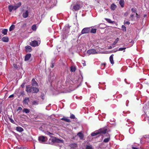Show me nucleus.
<instances>
[{"mask_svg":"<svg viewBox=\"0 0 149 149\" xmlns=\"http://www.w3.org/2000/svg\"><path fill=\"white\" fill-rule=\"evenodd\" d=\"M31 56V54H26L24 58V61H27L29 60V58H30Z\"/></svg>","mask_w":149,"mask_h":149,"instance_id":"4468645a","label":"nucleus"},{"mask_svg":"<svg viewBox=\"0 0 149 149\" xmlns=\"http://www.w3.org/2000/svg\"><path fill=\"white\" fill-rule=\"evenodd\" d=\"M17 149H23L24 148L23 147H17Z\"/></svg>","mask_w":149,"mask_h":149,"instance_id":"864d4df0","label":"nucleus"},{"mask_svg":"<svg viewBox=\"0 0 149 149\" xmlns=\"http://www.w3.org/2000/svg\"><path fill=\"white\" fill-rule=\"evenodd\" d=\"M16 130L19 132H22L24 131V129L20 127H16Z\"/></svg>","mask_w":149,"mask_h":149,"instance_id":"f3484780","label":"nucleus"},{"mask_svg":"<svg viewBox=\"0 0 149 149\" xmlns=\"http://www.w3.org/2000/svg\"><path fill=\"white\" fill-rule=\"evenodd\" d=\"M81 8V5L79 4H76L73 6V9L75 11H77L79 9Z\"/></svg>","mask_w":149,"mask_h":149,"instance_id":"6e6552de","label":"nucleus"},{"mask_svg":"<svg viewBox=\"0 0 149 149\" xmlns=\"http://www.w3.org/2000/svg\"><path fill=\"white\" fill-rule=\"evenodd\" d=\"M1 112H2V110L1 109V108L0 107V114L1 113Z\"/></svg>","mask_w":149,"mask_h":149,"instance_id":"bf43d9fd","label":"nucleus"},{"mask_svg":"<svg viewBox=\"0 0 149 149\" xmlns=\"http://www.w3.org/2000/svg\"><path fill=\"white\" fill-rule=\"evenodd\" d=\"M113 54L111 55L109 57V60L111 64L113 65L114 63V61L113 60Z\"/></svg>","mask_w":149,"mask_h":149,"instance_id":"dca6fc26","label":"nucleus"},{"mask_svg":"<svg viewBox=\"0 0 149 149\" xmlns=\"http://www.w3.org/2000/svg\"><path fill=\"white\" fill-rule=\"evenodd\" d=\"M38 104V102L37 101H33L32 102V104L33 105H36Z\"/></svg>","mask_w":149,"mask_h":149,"instance_id":"72a5a7b5","label":"nucleus"},{"mask_svg":"<svg viewBox=\"0 0 149 149\" xmlns=\"http://www.w3.org/2000/svg\"><path fill=\"white\" fill-rule=\"evenodd\" d=\"M13 9L15 10H16L18 8L16 5L14 6H13Z\"/></svg>","mask_w":149,"mask_h":149,"instance_id":"79ce46f5","label":"nucleus"},{"mask_svg":"<svg viewBox=\"0 0 149 149\" xmlns=\"http://www.w3.org/2000/svg\"><path fill=\"white\" fill-rule=\"evenodd\" d=\"M25 50L26 52H31L32 50V48L31 47L29 46H26L25 47Z\"/></svg>","mask_w":149,"mask_h":149,"instance_id":"1a4fd4ad","label":"nucleus"},{"mask_svg":"<svg viewBox=\"0 0 149 149\" xmlns=\"http://www.w3.org/2000/svg\"><path fill=\"white\" fill-rule=\"evenodd\" d=\"M40 43L38 42V41L36 40L31 41L30 43V45L32 47H35L38 46Z\"/></svg>","mask_w":149,"mask_h":149,"instance_id":"7ed1b4c3","label":"nucleus"},{"mask_svg":"<svg viewBox=\"0 0 149 149\" xmlns=\"http://www.w3.org/2000/svg\"><path fill=\"white\" fill-rule=\"evenodd\" d=\"M29 12L28 10H26V11L22 14V16L24 18H26L28 16Z\"/></svg>","mask_w":149,"mask_h":149,"instance_id":"ddd939ff","label":"nucleus"},{"mask_svg":"<svg viewBox=\"0 0 149 149\" xmlns=\"http://www.w3.org/2000/svg\"><path fill=\"white\" fill-rule=\"evenodd\" d=\"M31 29L33 31H36L37 29L36 24H34L33 25L31 26Z\"/></svg>","mask_w":149,"mask_h":149,"instance_id":"bb28decb","label":"nucleus"},{"mask_svg":"<svg viewBox=\"0 0 149 149\" xmlns=\"http://www.w3.org/2000/svg\"><path fill=\"white\" fill-rule=\"evenodd\" d=\"M61 120H64L67 122L70 123V120L67 118H66L65 117H63L61 119Z\"/></svg>","mask_w":149,"mask_h":149,"instance_id":"412c9836","label":"nucleus"},{"mask_svg":"<svg viewBox=\"0 0 149 149\" xmlns=\"http://www.w3.org/2000/svg\"><path fill=\"white\" fill-rule=\"evenodd\" d=\"M105 134H106L104 136H102V139H103V138L104 137H107V138H108L109 136H108V135H110V134L108 133H106Z\"/></svg>","mask_w":149,"mask_h":149,"instance_id":"4c0bfd02","label":"nucleus"},{"mask_svg":"<svg viewBox=\"0 0 149 149\" xmlns=\"http://www.w3.org/2000/svg\"><path fill=\"white\" fill-rule=\"evenodd\" d=\"M106 65V63H105L102 64V66H103V68L102 69H103L104 68Z\"/></svg>","mask_w":149,"mask_h":149,"instance_id":"49530a36","label":"nucleus"},{"mask_svg":"<svg viewBox=\"0 0 149 149\" xmlns=\"http://www.w3.org/2000/svg\"><path fill=\"white\" fill-rule=\"evenodd\" d=\"M121 28H122V30L124 32H126V28L125 26H124L123 25L122 26Z\"/></svg>","mask_w":149,"mask_h":149,"instance_id":"473e14b6","label":"nucleus"},{"mask_svg":"<svg viewBox=\"0 0 149 149\" xmlns=\"http://www.w3.org/2000/svg\"><path fill=\"white\" fill-rule=\"evenodd\" d=\"M108 136H109L108 138H106L104 140L103 142L105 143L108 142L110 139V135H108Z\"/></svg>","mask_w":149,"mask_h":149,"instance_id":"6ab92c4d","label":"nucleus"},{"mask_svg":"<svg viewBox=\"0 0 149 149\" xmlns=\"http://www.w3.org/2000/svg\"><path fill=\"white\" fill-rule=\"evenodd\" d=\"M8 31V29H4L2 31V33L4 35L7 34V32Z\"/></svg>","mask_w":149,"mask_h":149,"instance_id":"393cba45","label":"nucleus"},{"mask_svg":"<svg viewBox=\"0 0 149 149\" xmlns=\"http://www.w3.org/2000/svg\"><path fill=\"white\" fill-rule=\"evenodd\" d=\"M22 108L21 107H18L17 109V111H18L20 110L21 111L22 110Z\"/></svg>","mask_w":149,"mask_h":149,"instance_id":"de8ad7c7","label":"nucleus"},{"mask_svg":"<svg viewBox=\"0 0 149 149\" xmlns=\"http://www.w3.org/2000/svg\"><path fill=\"white\" fill-rule=\"evenodd\" d=\"M25 84V83H23L21 85V87L22 88H23L24 87V86Z\"/></svg>","mask_w":149,"mask_h":149,"instance_id":"c03bdc74","label":"nucleus"},{"mask_svg":"<svg viewBox=\"0 0 149 149\" xmlns=\"http://www.w3.org/2000/svg\"><path fill=\"white\" fill-rule=\"evenodd\" d=\"M126 48L125 47H122L118 49V51H123V50H125Z\"/></svg>","mask_w":149,"mask_h":149,"instance_id":"58836bf2","label":"nucleus"},{"mask_svg":"<svg viewBox=\"0 0 149 149\" xmlns=\"http://www.w3.org/2000/svg\"><path fill=\"white\" fill-rule=\"evenodd\" d=\"M118 40H119V38H117L116 39V40H115V41H114V42L113 43L112 45H115L118 42Z\"/></svg>","mask_w":149,"mask_h":149,"instance_id":"c756f323","label":"nucleus"},{"mask_svg":"<svg viewBox=\"0 0 149 149\" xmlns=\"http://www.w3.org/2000/svg\"><path fill=\"white\" fill-rule=\"evenodd\" d=\"M70 118L72 119H74L75 118V116L73 114H71Z\"/></svg>","mask_w":149,"mask_h":149,"instance_id":"e433bc0d","label":"nucleus"},{"mask_svg":"<svg viewBox=\"0 0 149 149\" xmlns=\"http://www.w3.org/2000/svg\"><path fill=\"white\" fill-rule=\"evenodd\" d=\"M87 53L89 55H90L91 54H95L97 53L95 50L93 49L88 50L87 52Z\"/></svg>","mask_w":149,"mask_h":149,"instance_id":"39448f33","label":"nucleus"},{"mask_svg":"<svg viewBox=\"0 0 149 149\" xmlns=\"http://www.w3.org/2000/svg\"><path fill=\"white\" fill-rule=\"evenodd\" d=\"M108 130L106 127L101 128L97 131L92 133L91 136H94L98 135L96 137H99L100 136H103V134H105L108 132Z\"/></svg>","mask_w":149,"mask_h":149,"instance_id":"f257e3e1","label":"nucleus"},{"mask_svg":"<svg viewBox=\"0 0 149 149\" xmlns=\"http://www.w3.org/2000/svg\"><path fill=\"white\" fill-rule=\"evenodd\" d=\"M82 63L83 64V65L84 66H85L86 65V63H85V61H83Z\"/></svg>","mask_w":149,"mask_h":149,"instance_id":"09e8293b","label":"nucleus"},{"mask_svg":"<svg viewBox=\"0 0 149 149\" xmlns=\"http://www.w3.org/2000/svg\"><path fill=\"white\" fill-rule=\"evenodd\" d=\"M45 137L44 136H40L38 137V141L40 143H43L46 141V140L45 139Z\"/></svg>","mask_w":149,"mask_h":149,"instance_id":"0eeeda50","label":"nucleus"},{"mask_svg":"<svg viewBox=\"0 0 149 149\" xmlns=\"http://www.w3.org/2000/svg\"><path fill=\"white\" fill-rule=\"evenodd\" d=\"M21 95H24L25 94V92L24 91H22L20 93Z\"/></svg>","mask_w":149,"mask_h":149,"instance_id":"8fccbe9b","label":"nucleus"},{"mask_svg":"<svg viewBox=\"0 0 149 149\" xmlns=\"http://www.w3.org/2000/svg\"><path fill=\"white\" fill-rule=\"evenodd\" d=\"M47 134L50 136H51V135H53V133H51L49 132H47Z\"/></svg>","mask_w":149,"mask_h":149,"instance_id":"a18cd8bd","label":"nucleus"},{"mask_svg":"<svg viewBox=\"0 0 149 149\" xmlns=\"http://www.w3.org/2000/svg\"><path fill=\"white\" fill-rule=\"evenodd\" d=\"M26 91L28 93H32V86L31 85H27L26 86Z\"/></svg>","mask_w":149,"mask_h":149,"instance_id":"20e7f679","label":"nucleus"},{"mask_svg":"<svg viewBox=\"0 0 149 149\" xmlns=\"http://www.w3.org/2000/svg\"><path fill=\"white\" fill-rule=\"evenodd\" d=\"M134 16V15H133V14H132V15H131V16H130V17H131L133 18V17Z\"/></svg>","mask_w":149,"mask_h":149,"instance_id":"4d7b16f0","label":"nucleus"},{"mask_svg":"<svg viewBox=\"0 0 149 149\" xmlns=\"http://www.w3.org/2000/svg\"><path fill=\"white\" fill-rule=\"evenodd\" d=\"M32 82L31 83V84L32 86H38V83L36 81L34 78L32 79Z\"/></svg>","mask_w":149,"mask_h":149,"instance_id":"9b49d317","label":"nucleus"},{"mask_svg":"<svg viewBox=\"0 0 149 149\" xmlns=\"http://www.w3.org/2000/svg\"><path fill=\"white\" fill-rule=\"evenodd\" d=\"M86 149H93V148L91 145H87Z\"/></svg>","mask_w":149,"mask_h":149,"instance_id":"2f4dec72","label":"nucleus"},{"mask_svg":"<svg viewBox=\"0 0 149 149\" xmlns=\"http://www.w3.org/2000/svg\"><path fill=\"white\" fill-rule=\"evenodd\" d=\"M32 93H37L39 91V89L37 88L34 87L32 86Z\"/></svg>","mask_w":149,"mask_h":149,"instance_id":"9d476101","label":"nucleus"},{"mask_svg":"<svg viewBox=\"0 0 149 149\" xmlns=\"http://www.w3.org/2000/svg\"><path fill=\"white\" fill-rule=\"evenodd\" d=\"M21 3L20 2H19L17 3V4H16V6L17 8H18L21 6Z\"/></svg>","mask_w":149,"mask_h":149,"instance_id":"f704fd0d","label":"nucleus"},{"mask_svg":"<svg viewBox=\"0 0 149 149\" xmlns=\"http://www.w3.org/2000/svg\"><path fill=\"white\" fill-rule=\"evenodd\" d=\"M8 118H9L10 121V122L11 123H15V122L11 118V117H9Z\"/></svg>","mask_w":149,"mask_h":149,"instance_id":"c9c22d12","label":"nucleus"},{"mask_svg":"<svg viewBox=\"0 0 149 149\" xmlns=\"http://www.w3.org/2000/svg\"><path fill=\"white\" fill-rule=\"evenodd\" d=\"M119 3L120 5L123 8L125 4V2L124 0H120L119 1Z\"/></svg>","mask_w":149,"mask_h":149,"instance_id":"a211bd4d","label":"nucleus"},{"mask_svg":"<svg viewBox=\"0 0 149 149\" xmlns=\"http://www.w3.org/2000/svg\"><path fill=\"white\" fill-rule=\"evenodd\" d=\"M13 6L12 5H10L8 6V9L9 10V11L10 12H11L12 11V10L13 9Z\"/></svg>","mask_w":149,"mask_h":149,"instance_id":"b1692460","label":"nucleus"},{"mask_svg":"<svg viewBox=\"0 0 149 149\" xmlns=\"http://www.w3.org/2000/svg\"><path fill=\"white\" fill-rule=\"evenodd\" d=\"M105 19L109 23L113 24V21H111V20L107 18H105Z\"/></svg>","mask_w":149,"mask_h":149,"instance_id":"a878e982","label":"nucleus"},{"mask_svg":"<svg viewBox=\"0 0 149 149\" xmlns=\"http://www.w3.org/2000/svg\"><path fill=\"white\" fill-rule=\"evenodd\" d=\"M29 101V97H26L24 99L23 102V103L26 104H28V102Z\"/></svg>","mask_w":149,"mask_h":149,"instance_id":"f8f14e48","label":"nucleus"},{"mask_svg":"<svg viewBox=\"0 0 149 149\" xmlns=\"http://www.w3.org/2000/svg\"><path fill=\"white\" fill-rule=\"evenodd\" d=\"M117 8V6L114 3H112L110 7L111 9V10H114Z\"/></svg>","mask_w":149,"mask_h":149,"instance_id":"2eb2a0df","label":"nucleus"},{"mask_svg":"<svg viewBox=\"0 0 149 149\" xmlns=\"http://www.w3.org/2000/svg\"><path fill=\"white\" fill-rule=\"evenodd\" d=\"M76 70V68L74 66H71L70 67V71L72 72H74Z\"/></svg>","mask_w":149,"mask_h":149,"instance_id":"cd10ccee","label":"nucleus"},{"mask_svg":"<svg viewBox=\"0 0 149 149\" xmlns=\"http://www.w3.org/2000/svg\"><path fill=\"white\" fill-rule=\"evenodd\" d=\"M129 101L128 100H127L126 102V105L127 106H128V103H129Z\"/></svg>","mask_w":149,"mask_h":149,"instance_id":"603ef678","label":"nucleus"},{"mask_svg":"<svg viewBox=\"0 0 149 149\" xmlns=\"http://www.w3.org/2000/svg\"><path fill=\"white\" fill-rule=\"evenodd\" d=\"M131 11L133 13H136V8H132L131 9Z\"/></svg>","mask_w":149,"mask_h":149,"instance_id":"ea45409f","label":"nucleus"},{"mask_svg":"<svg viewBox=\"0 0 149 149\" xmlns=\"http://www.w3.org/2000/svg\"><path fill=\"white\" fill-rule=\"evenodd\" d=\"M26 24L25 23L24 24V25H25V26H26Z\"/></svg>","mask_w":149,"mask_h":149,"instance_id":"0e129e2a","label":"nucleus"},{"mask_svg":"<svg viewBox=\"0 0 149 149\" xmlns=\"http://www.w3.org/2000/svg\"><path fill=\"white\" fill-rule=\"evenodd\" d=\"M2 40L4 42H7L8 41V38L7 37H4L3 38Z\"/></svg>","mask_w":149,"mask_h":149,"instance_id":"aec40b11","label":"nucleus"},{"mask_svg":"<svg viewBox=\"0 0 149 149\" xmlns=\"http://www.w3.org/2000/svg\"><path fill=\"white\" fill-rule=\"evenodd\" d=\"M41 98H42V100H44V97H43V96H42Z\"/></svg>","mask_w":149,"mask_h":149,"instance_id":"e2e57ef3","label":"nucleus"},{"mask_svg":"<svg viewBox=\"0 0 149 149\" xmlns=\"http://www.w3.org/2000/svg\"><path fill=\"white\" fill-rule=\"evenodd\" d=\"M91 33H96V29H92L91 30Z\"/></svg>","mask_w":149,"mask_h":149,"instance_id":"7c9ffc66","label":"nucleus"},{"mask_svg":"<svg viewBox=\"0 0 149 149\" xmlns=\"http://www.w3.org/2000/svg\"><path fill=\"white\" fill-rule=\"evenodd\" d=\"M132 149H138L135 147H132Z\"/></svg>","mask_w":149,"mask_h":149,"instance_id":"6e6d98bb","label":"nucleus"},{"mask_svg":"<svg viewBox=\"0 0 149 149\" xmlns=\"http://www.w3.org/2000/svg\"><path fill=\"white\" fill-rule=\"evenodd\" d=\"M13 96H14L12 94V95H10V96H9V98H11V97H13Z\"/></svg>","mask_w":149,"mask_h":149,"instance_id":"5fc2aeb1","label":"nucleus"},{"mask_svg":"<svg viewBox=\"0 0 149 149\" xmlns=\"http://www.w3.org/2000/svg\"><path fill=\"white\" fill-rule=\"evenodd\" d=\"M54 67V65L53 64L52 65V66H51V67L52 68H53Z\"/></svg>","mask_w":149,"mask_h":149,"instance_id":"680f3d73","label":"nucleus"},{"mask_svg":"<svg viewBox=\"0 0 149 149\" xmlns=\"http://www.w3.org/2000/svg\"><path fill=\"white\" fill-rule=\"evenodd\" d=\"M15 28V26L14 25H12L9 28V31H11L13 30Z\"/></svg>","mask_w":149,"mask_h":149,"instance_id":"c85d7f7f","label":"nucleus"},{"mask_svg":"<svg viewBox=\"0 0 149 149\" xmlns=\"http://www.w3.org/2000/svg\"><path fill=\"white\" fill-rule=\"evenodd\" d=\"M77 135L81 139H82L84 137L83 134L81 132H79L77 134Z\"/></svg>","mask_w":149,"mask_h":149,"instance_id":"4be33fe9","label":"nucleus"},{"mask_svg":"<svg viewBox=\"0 0 149 149\" xmlns=\"http://www.w3.org/2000/svg\"><path fill=\"white\" fill-rule=\"evenodd\" d=\"M22 111L23 112H25L26 113H29L30 112V110L27 108H24L23 110Z\"/></svg>","mask_w":149,"mask_h":149,"instance_id":"5701e85b","label":"nucleus"},{"mask_svg":"<svg viewBox=\"0 0 149 149\" xmlns=\"http://www.w3.org/2000/svg\"><path fill=\"white\" fill-rule=\"evenodd\" d=\"M112 47L111 46H110L109 47V49H111L112 48Z\"/></svg>","mask_w":149,"mask_h":149,"instance_id":"052dcab7","label":"nucleus"},{"mask_svg":"<svg viewBox=\"0 0 149 149\" xmlns=\"http://www.w3.org/2000/svg\"><path fill=\"white\" fill-rule=\"evenodd\" d=\"M124 23L125 24L129 25L130 24V23L129 21H126Z\"/></svg>","mask_w":149,"mask_h":149,"instance_id":"37998d69","label":"nucleus"},{"mask_svg":"<svg viewBox=\"0 0 149 149\" xmlns=\"http://www.w3.org/2000/svg\"><path fill=\"white\" fill-rule=\"evenodd\" d=\"M53 137V138L51 139V141L53 143H63V140L57 139L55 137Z\"/></svg>","mask_w":149,"mask_h":149,"instance_id":"f03ea898","label":"nucleus"},{"mask_svg":"<svg viewBox=\"0 0 149 149\" xmlns=\"http://www.w3.org/2000/svg\"><path fill=\"white\" fill-rule=\"evenodd\" d=\"M144 16H146V15H145Z\"/></svg>","mask_w":149,"mask_h":149,"instance_id":"69168bd1","label":"nucleus"},{"mask_svg":"<svg viewBox=\"0 0 149 149\" xmlns=\"http://www.w3.org/2000/svg\"><path fill=\"white\" fill-rule=\"evenodd\" d=\"M136 17L137 18H139V16L138 14L136 13Z\"/></svg>","mask_w":149,"mask_h":149,"instance_id":"3c124183","label":"nucleus"},{"mask_svg":"<svg viewBox=\"0 0 149 149\" xmlns=\"http://www.w3.org/2000/svg\"><path fill=\"white\" fill-rule=\"evenodd\" d=\"M70 26L69 25H68L67 26V28L68 29H70Z\"/></svg>","mask_w":149,"mask_h":149,"instance_id":"13d9d810","label":"nucleus"},{"mask_svg":"<svg viewBox=\"0 0 149 149\" xmlns=\"http://www.w3.org/2000/svg\"><path fill=\"white\" fill-rule=\"evenodd\" d=\"M13 66L14 68H16V69H17L18 68V67L17 66V65L15 64H13Z\"/></svg>","mask_w":149,"mask_h":149,"instance_id":"a19ab883","label":"nucleus"},{"mask_svg":"<svg viewBox=\"0 0 149 149\" xmlns=\"http://www.w3.org/2000/svg\"><path fill=\"white\" fill-rule=\"evenodd\" d=\"M90 31V28H84L82 30L81 33L82 34L87 33H88Z\"/></svg>","mask_w":149,"mask_h":149,"instance_id":"423d86ee","label":"nucleus"}]
</instances>
